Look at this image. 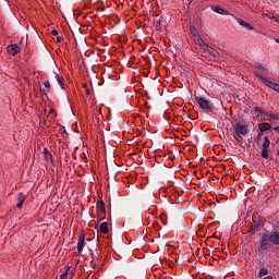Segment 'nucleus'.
I'll use <instances>...</instances> for the list:
<instances>
[{
	"instance_id": "nucleus-22",
	"label": "nucleus",
	"mask_w": 279,
	"mask_h": 279,
	"mask_svg": "<svg viewBox=\"0 0 279 279\" xmlns=\"http://www.w3.org/2000/svg\"><path fill=\"white\" fill-rule=\"evenodd\" d=\"M262 158H264L265 160L269 158V150L267 148L262 149Z\"/></svg>"
},
{
	"instance_id": "nucleus-8",
	"label": "nucleus",
	"mask_w": 279,
	"mask_h": 279,
	"mask_svg": "<svg viewBox=\"0 0 279 279\" xmlns=\"http://www.w3.org/2000/svg\"><path fill=\"white\" fill-rule=\"evenodd\" d=\"M7 51L10 56H16V53L21 52V46H19V44L9 45Z\"/></svg>"
},
{
	"instance_id": "nucleus-20",
	"label": "nucleus",
	"mask_w": 279,
	"mask_h": 279,
	"mask_svg": "<svg viewBox=\"0 0 279 279\" xmlns=\"http://www.w3.org/2000/svg\"><path fill=\"white\" fill-rule=\"evenodd\" d=\"M269 145H271V141H269V137L265 136L264 143H263V149H267Z\"/></svg>"
},
{
	"instance_id": "nucleus-28",
	"label": "nucleus",
	"mask_w": 279,
	"mask_h": 279,
	"mask_svg": "<svg viewBox=\"0 0 279 279\" xmlns=\"http://www.w3.org/2000/svg\"><path fill=\"white\" fill-rule=\"evenodd\" d=\"M270 21H274L275 23H278V17L272 16V17H270Z\"/></svg>"
},
{
	"instance_id": "nucleus-33",
	"label": "nucleus",
	"mask_w": 279,
	"mask_h": 279,
	"mask_svg": "<svg viewBox=\"0 0 279 279\" xmlns=\"http://www.w3.org/2000/svg\"><path fill=\"white\" fill-rule=\"evenodd\" d=\"M95 256H97L95 253H92V258L95 260Z\"/></svg>"
},
{
	"instance_id": "nucleus-1",
	"label": "nucleus",
	"mask_w": 279,
	"mask_h": 279,
	"mask_svg": "<svg viewBox=\"0 0 279 279\" xmlns=\"http://www.w3.org/2000/svg\"><path fill=\"white\" fill-rule=\"evenodd\" d=\"M259 242L255 244V247L262 254L265 252H275L279 247V231L272 230L268 232H260L258 234Z\"/></svg>"
},
{
	"instance_id": "nucleus-17",
	"label": "nucleus",
	"mask_w": 279,
	"mask_h": 279,
	"mask_svg": "<svg viewBox=\"0 0 279 279\" xmlns=\"http://www.w3.org/2000/svg\"><path fill=\"white\" fill-rule=\"evenodd\" d=\"M254 75H255V77H257V80H260V82H262L263 84H266V82L269 80V78L263 76V75H262L260 73H258V72H254Z\"/></svg>"
},
{
	"instance_id": "nucleus-12",
	"label": "nucleus",
	"mask_w": 279,
	"mask_h": 279,
	"mask_svg": "<svg viewBox=\"0 0 279 279\" xmlns=\"http://www.w3.org/2000/svg\"><path fill=\"white\" fill-rule=\"evenodd\" d=\"M239 25H241V27H244V29H247L248 32L254 31L253 26H251L250 23H247L243 20L239 21Z\"/></svg>"
},
{
	"instance_id": "nucleus-36",
	"label": "nucleus",
	"mask_w": 279,
	"mask_h": 279,
	"mask_svg": "<svg viewBox=\"0 0 279 279\" xmlns=\"http://www.w3.org/2000/svg\"><path fill=\"white\" fill-rule=\"evenodd\" d=\"M87 95H90V92H89V90H87Z\"/></svg>"
},
{
	"instance_id": "nucleus-30",
	"label": "nucleus",
	"mask_w": 279,
	"mask_h": 279,
	"mask_svg": "<svg viewBox=\"0 0 279 279\" xmlns=\"http://www.w3.org/2000/svg\"><path fill=\"white\" fill-rule=\"evenodd\" d=\"M211 182H214V184H215V182H219V178H216V179L211 178Z\"/></svg>"
},
{
	"instance_id": "nucleus-34",
	"label": "nucleus",
	"mask_w": 279,
	"mask_h": 279,
	"mask_svg": "<svg viewBox=\"0 0 279 279\" xmlns=\"http://www.w3.org/2000/svg\"><path fill=\"white\" fill-rule=\"evenodd\" d=\"M58 43H60V37L57 38Z\"/></svg>"
},
{
	"instance_id": "nucleus-23",
	"label": "nucleus",
	"mask_w": 279,
	"mask_h": 279,
	"mask_svg": "<svg viewBox=\"0 0 279 279\" xmlns=\"http://www.w3.org/2000/svg\"><path fill=\"white\" fill-rule=\"evenodd\" d=\"M69 271H71V266H68L65 271L60 276V279H66L69 276Z\"/></svg>"
},
{
	"instance_id": "nucleus-31",
	"label": "nucleus",
	"mask_w": 279,
	"mask_h": 279,
	"mask_svg": "<svg viewBox=\"0 0 279 279\" xmlns=\"http://www.w3.org/2000/svg\"><path fill=\"white\" fill-rule=\"evenodd\" d=\"M272 130L279 134V126H275Z\"/></svg>"
},
{
	"instance_id": "nucleus-21",
	"label": "nucleus",
	"mask_w": 279,
	"mask_h": 279,
	"mask_svg": "<svg viewBox=\"0 0 279 279\" xmlns=\"http://www.w3.org/2000/svg\"><path fill=\"white\" fill-rule=\"evenodd\" d=\"M97 208H98V210H100V213H106V204H104L102 201H100V202L97 204Z\"/></svg>"
},
{
	"instance_id": "nucleus-32",
	"label": "nucleus",
	"mask_w": 279,
	"mask_h": 279,
	"mask_svg": "<svg viewBox=\"0 0 279 279\" xmlns=\"http://www.w3.org/2000/svg\"><path fill=\"white\" fill-rule=\"evenodd\" d=\"M263 279H274V277H271V276H266V277H264Z\"/></svg>"
},
{
	"instance_id": "nucleus-11",
	"label": "nucleus",
	"mask_w": 279,
	"mask_h": 279,
	"mask_svg": "<svg viewBox=\"0 0 279 279\" xmlns=\"http://www.w3.org/2000/svg\"><path fill=\"white\" fill-rule=\"evenodd\" d=\"M23 204H25V195H23V193H20L17 196L16 208H23Z\"/></svg>"
},
{
	"instance_id": "nucleus-18",
	"label": "nucleus",
	"mask_w": 279,
	"mask_h": 279,
	"mask_svg": "<svg viewBox=\"0 0 279 279\" xmlns=\"http://www.w3.org/2000/svg\"><path fill=\"white\" fill-rule=\"evenodd\" d=\"M268 275H269V270L267 268H260L257 275V278H263L264 276H268Z\"/></svg>"
},
{
	"instance_id": "nucleus-7",
	"label": "nucleus",
	"mask_w": 279,
	"mask_h": 279,
	"mask_svg": "<svg viewBox=\"0 0 279 279\" xmlns=\"http://www.w3.org/2000/svg\"><path fill=\"white\" fill-rule=\"evenodd\" d=\"M260 228H263V222L254 220L248 231L250 236H254Z\"/></svg>"
},
{
	"instance_id": "nucleus-27",
	"label": "nucleus",
	"mask_w": 279,
	"mask_h": 279,
	"mask_svg": "<svg viewBox=\"0 0 279 279\" xmlns=\"http://www.w3.org/2000/svg\"><path fill=\"white\" fill-rule=\"evenodd\" d=\"M51 36H58V31L57 29H52L51 31Z\"/></svg>"
},
{
	"instance_id": "nucleus-35",
	"label": "nucleus",
	"mask_w": 279,
	"mask_h": 279,
	"mask_svg": "<svg viewBox=\"0 0 279 279\" xmlns=\"http://www.w3.org/2000/svg\"><path fill=\"white\" fill-rule=\"evenodd\" d=\"M214 263H217V259L213 258Z\"/></svg>"
},
{
	"instance_id": "nucleus-10",
	"label": "nucleus",
	"mask_w": 279,
	"mask_h": 279,
	"mask_svg": "<svg viewBox=\"0 0 279 279\" xmlns=\"http://www.w3.org/2000/svg\"><path fill=\"white\" fill-rule=\"evenodd\" d=\"M258 128L260 132H269V130H271V124L264 122V123H259Z\"/></svg>"
},
{
	"instance_id": "nucleus-29",
	"label": "nucleus",
	"mask_w": 279,
	"mask_h": 279,
	"mask_svg": "<svg viewBox=\"0 0 279 279\" xmlns=\"http://www.w3.org/2000/svg\"><path fill=\"white\" fill-rule=\"evenodd\" d=\"M257 69H260V71H265V66H263V64H258Z\"/></svg>"
},
{
	"instance_id": "nucleus-24",
	"label": "nucleus",
	"mask_w": 279,
	"mask_h": 279,
	"mask_svg": "<svg viewBox=\"0 0 279 279\" xmlns=\"http://www.w3.org/2000/svg\"><path fill=\"white\" fill-rule=\"evenodd\" d=\"M58 84L64 89V77L58 76Z\"/></svg>"
},
{
	"instance_id": "nucleus-3",
	"label": "nucleus",
	"mask_w": 279,
	"mask_h": 279,
	"mask_svg": "<svg viewBox=\"0 0 279 279\" xmlns=\"http://www.w3.org/2000/svg\"><path fill=\"white\" fill-rule=\"evenodd\" d=\"M190 35H191L192 40L195 43V45H198L199 47H202V49H204V51H206V49H208L207 44L204 43L202 37H199V33H197V28L191 27Z\"/></svg>"
},
{
	"instance_id": "nucleus-19",
	"label": "nucleus",
	"mask_w": 279,
	"mask_h": 279,
	"mask_svg": "<svg viewBox=\"0 0 279 279\" xmlns=\"http://www.w3.org/2000/svg\"><path fill=\"white\" fill-rule=\"evenodd\" d=\"M211 10L216 12V14H226V10L221 9V7H211Z\"/></svg>"
},
{
	"instance_id": "nucleus-4",
	"label": "nucleus",
	"mask_w": 279,
	"mask_h": 279,
	"mask_svg": "<svg viewBox=\"0 0 279 279\" xmlns=\"http://www.w3.org/2000/svg\"><path fill=\"white\" fill-rule=\"evenodd\" d=\"M196 104H198L201 110H205L206 112H210V101L204 97H196Z\"/></svg>"
},
{
	"instance_id": "nucleus-15",
	"label": "nucleus",
	"mask_w": 279,
	"mask_h": 279,
	"mask_svg": "<svg viewBox=\"0 0 279 279\" xmlns=\"http://www.w3.org/2000/svg\"><path fill=\"white\" fill-rule=\"evenodd\" d=\"M43 155H44V158H45V160H46L47 162H49V160H51V158H52L51 153H50L49 149H47V148H44Z\"/></svg>"
},
{
	"instance_id": "nucleus-2",
	"label": "nucleus",
	"mask_w": 279,
	"mask_h": 279,
	"mask_svg": "<svg viewBox=\"0 0 279 279\" xmlns=\"http://www.w3.org/2000/svg\"><path fill=\"white\" fill-rule=\"evenodd\" d=\"M254 113L257 114L258 119H262L264 121H270L271 123H274V121H278L279 117L277 113H267L263 110V108L260 107H254Z\"/></svg>"
},
{
	"instance_id": "nucleus-26",
	"label": "nucleus",
	"mask_w": 279,
	"mask_h": 279,
	"mask_svg": "<svg viewBox=\"0 0 279 279\" xmlns=\"http://www.w3.org/2000/svg\"><path fill=\"white\" fill-rule=\"evenodd\" d=\"M49 114H51L52 118L56 117V109H50V110H49Z\"/></svg>"
},
{
	"instance_id": "nucleus-16",
	"label": "nucleus",
	"mask_w": 279,
	"mask_h": 279,
	"mask_svg": "<svg viewBox=\"0 0 279 279\" xmlns=\"http://www.w3.org/2000/svg\"><path fill=\"white\" fill-rule=\"evenodd\" d=\"M101 234H108V222H102L99 227Z\"/></svg>"
},
{
	"instance_id": "nucleus-5",
	"label": "nucleus",
	"mask_w": 279,
	"mask_h": 279,
	"mask_svg": "<svg viewBox=\"0 0 279 279\" xmlns=\"http://www.w3.org/2000/svg\"><path fill=\"white\" fill-rule=\"evenodd\" d=\"M233 129L238 136H247V128L245 125L236 122L235 125H233Z\"/></svg>"
},
{
	"instance_id": "nucleus-13",
	"label": "nucleus",
	"mask_w": 279,
	"mask_h": 279,
	"mask_svg": "<svg viewBox=\"0 0 279 279\" xmlns=\"http://www.w3.org/2000/svg\"><path fill=\"white\" fill-rule=\"evenodd\" d=\"M219 58V51H217L215 48H211L210 50V60L211 62H217V59Z\"/></svg>"
},
{
	"instance_id": "nucleus-14",
	"label": "nucleus",
	"mask_w": 279,
	"mask_h": 279,
	"mask_svg": "<svg viewBox=\"0 0 279 279\" xmlns=\"http://www.w3.org/2000/svg\"><path fill=\"white\" fill-rule=\"evenodd\" d=\"M215 207H213V213L215 217H219L221 215V205H217V203H214Z\"/></svg>"
},
{
	"instance_id": "nucleus-9",
	"label": "nucleus",
	"mask_w": 279,
	"mask_h": 279,
	"mask_svg": "<svg viewBox=\"0 0 279 279\" xmlns=\"http://www.w3.org/2000/svg\"><path fill=\"white\" fill-rule=\"evenodd\" d=\"M265 86H268V88H271L272 90H275L276 93H279V84L275 83L272 81H269V78L267 80L266 83H264Z\"/></svg>"
},
{
	"instance_id": "nucleus-25",
	"label": "nucleus",
	"mask_w": 279,
	"mask_h": 279,
	"mask_svg": "<svg viewBox=\"0 0 279 279\" xmlns=\"http://www.w3.org/2000/svg\"><path fill=\"white\" fill-rule=\"evenodd\" d=\"M44 86H45L46 88H51V83H50L49 81H46V82L44 83Z\"/></svg>"
},
{
	"instance_id": "nucleus-6",
	"label": "nucleus",
	"mask_w": 279,
	"mask_h": 279,
	"mask_svg": "<svg viewBox=\"0 0 279 279\" xmlns=\"http://www.w3.org/2000/svg\"><path fill=\"white\" fill-rule=\"evenodd\" d=\"M86 246V235L84 233L80 234L78 242H77V252L82 254L84 252V247Z\"/></svg>"
}]
</instances>
